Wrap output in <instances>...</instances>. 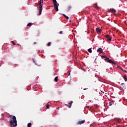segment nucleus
Listing matches in <instances>:
<instances>
[{"label": "nucleus", "instance_id": "1", "mask_svg": "<svg viewBox=\"0 0 127 127\" xmlns=\"http://www.w3.org/2000/svg\"><path fill=\"white\" fill-rule=\"evenodd\" d=\"M9 124L11 127H17V121H16V117L15 116H13L10 118Z\"/></svg>", "mask_w": 127, "mask_h": 127}, {"label": "nucleus", "instance_id": "2", "mask_svg": "<svg viewBox=\"0 0 127 127\" xmlns=\"http://www.w3.org/2000/svg\"><path fill=\"white\" fill-rule=\"evenodd\" d=\"M38 5H39V15H41V13H42V6H43V0H40L39 1V3L38 4Z\"/></svg>", "mask_w": 127, "mask_h": 127}, {"label": "nucleus", "instance_id": "3", "mask_svg": "<svg viewBox=\"0 0 127 127\" xmlns=\"http://www.w3.org/2000/svg\"><path fill=\"white\" fill-rule=\"evenodd\" d=\"M53 2L54 3L55 10H56V11H58V10H59V9H58V6H59V3L57 2V1H56V0H53Z\"/></svg>", "mask_w": 127, "mask_h": 127}, {"label": "nucleus", "instance_id": "4", "mask_svg": "<svg viewBox=\"0 0 127 127\" xmlns=\"http://www.w3.org/2000/svg\"><path fill=\"white\" fill-rule=\"evenodd\" d=\"M85 120H83L82 121H79L78 122H77L76 125H82L83 124H85Z\"/></svg>", "mask_w": 127, "mask_h": 127}, {"label": "nucleus", "instance_id": "5", "mask_svg": "<svg viewBox=\"0 0 127 127\" xmlns=\"http://www.w3.org/2000/svg\"><path fill=\"white\" fill-rule=\"evenodd\" d=\"M105 37L107 38L108 41H111L112 40V38L109 35H106Z\"/></svg>", "mask_w": 127, "mask_h": 127}, {"label": "nucleus", "instance_id": "6", "mask_svg": "<svg viewBox=\"0 0 127 127\" xmlns=\"http://www.w3.org/2000/svg\"><path fill=\"white\" fill-rule=\"evenodd\" d=\"M107 62L110 63V64H114L115 65H116V63H115L114 62H113L112 60H109V58L108 60H107Z\"/></svg>", "mask_w": 127, "mask_h": 127}, {"label": "nucleus", "instance_id": "7", "mask_svg": "<svg viewBox=\"0 0 127 127\" xmlns=\"http://www.w3.org/2000/svg\"><path fill=\"white\" fill-rule=\"evenodd\" d=\"M96 31L98 34H100L101 32V30L99 27L96 28Z\"/></svg>", "mask_w": 127, "mask_h": 127}, {"label": "nucleus", "instance_id": "8", "mask_svg": "<svg viewBox=\"0 0 127 127\" xmlns=\"http://www.w3.org/2000/svg\"><path fill=\"white\" fill-rule=\"evenodd\" d=\"M100 97H101V96L98 97L97 98V99H96V102H97V103H100V102H101V99Z\"/></svg>", "mask_w": 127, "mask_h": 127}, {"label": "nucleus", "instance_id": "9", "mask_svg": "<svg viewBox=\"0 0 127 127\" xmlns=\"http://www.w3.org/2000/svg\"><path fill=\"white\" fill-rule=\"evenodd\" d=\"M97 51L98 52H100L99 54H101V53H103V50H102V48H99V49L97 50Z\"/></svg>", "mask_w": 127, "mask_h": 127}, {"label": "nucleus", "instance_id": "10", "mask_svg": "<svg viewBox=\"0 0 127 127\" xmlns=\"http://www.w3.org/2000/svg\"><path fill=\"white\" fill-rule=\"evenodd\" d=\"M123 78L124 79V80H125V81L126 82L127 81V75H124Z\"/></svg>", "mask_w": 127, "mask_h": 127}, {"label": "nucleus", "instance_id": "11", "mask_svg": "<svg viewBox=\"0 0 127 127\" xmlns=\"http://www.w3.org/2000/svg\"><path fill=\"white\" fill-rule=\"evenodd\" d=\"M121 87H122V88H124L126 87L125 83H121Z\"/></svg>", "mask_w": 127, "mask_h": 127}, {"label": "nucleus", "instance_id": "12", "mask_svg": "<svg viewBox=\"0 0 127 127\" xmlns=\"http://www.w3.org/2000/svg\"><path fill=\"white\" fill-rule=\"evenodd\" d=\"M110 11L111 12H116V10L114 9H110Z\"/></svg>", "mask_w": 127, "mask_h": 127}, {"label": "nucleus", "instance_id": "13", "mask_svg": "<svg viewBox=\"0 0 127 127\" xmlns=\"http://www.w3.org/2000/svg\"><path fill=\"white\" fill-rule=\"evenodd\" d=\"M63 15L64 16V17H65V18H66V19H69V17H68V16H66V15L65 14H63Z\"/></svg>", "mask_w": 127, "mask_h": 127}, {"label": "nucleus", "instance_id": "14", "mask_svg": "<svg viewBox=\"0 0 127 127\" xmlns=\"http://www.w3.org/2000/svg\"><path fill=\"white\" fill-rule=\"evenodd\" d=\"M72 104H73V101L70 102L68 108H71L72 107Z\"/></svg>", "mask_w": 127, "mask_h": 127}, {"label": "nucleus", "instance_id": "15", "mask_svg": "<svg viewBox=\"0 0 127 127\" xmlns=\"http://www.w3.org/2000/svg\"><path fill=\"white\" fill-rule=\"evenodd\" d=\"M102 58H105V60H107L108 59V58L106 56H102Z\"/></svg>", "mask_w": 127, "mask_h": 127}, {"label": "nucleus", "instance_id": "16", "mask_svg": "<svg viewBox=\"0 0 127 127\" xmlns=\"http://www.w3.org/2000/svg\"><path fill=\"white\" fill-rule=\"evenodd\" d=\"M55 81L56 82H58V76H57L55 78Z\"/></svg>", "mask_w": 127, "mask_h": 127}, {"label": "nucleus", "instance_id": "17", "mask_svg": "<svg viewBox=\"0 0 127 127\" xmlns=\"http://www.w3.org/2000/svg\"><path fill=\"white\" fill-rule=\"evenodd\" d=\"M31 25H32V23H29L27 25V26H31Z\"/></svg>", "mask_w": 127, "mask_h": 127}, {"label": "nucleus", "instance_id": "18", "mask_svg": "<svg viewBox=\"0 0 127 127\" xmlns=\"http://www.w3.org/2000/svg\"><path fill=\"white\" fill-rule=\"evenodd\" d=\"M31 126H32V124H31V123H29L27 124V127H31Z\"/></svg>", "mask_w": 127, "mask_h": 127}, {"label": "nucleus", "instance_id": "19", "mask_svg": "<svg viewBox=\"0 0 127 127\" xmlns=\"http://www.w3.org/2000/svg\"><path fill=\"white\" fill-rule=\"evenodd\" d=\"M88 52H89V53H92V49L91 48H89L88 49Z\"/></svg>", "mask_w": 127, "mask_h": 127}, {"label": "nucleus", "instance_id": "20", "mask_svg": "<svg viewBox=\"0 0 127 127\" xmlns=\"http://www.w3.org/2000/svg\"><path fill=\"white\" fill-rule=\"evenodd\" d=\"M51 45V42H49L48 43V46H50Z\"/></svg>", "mask_w": 127, "mask_h": 127}, {"label": "nucleus", "instance_id": "21", "mask_svg": "<svg viewBox=\"0 0 127 127\" xmlns=\"http://www.w3.org/2000/svg\"><path fill=\"white\" fill-rule=\"evenodd\" d=\"M11 42L13 44V45H16L15 43H14V41H13Z\"/></svg>", "mask_w": 127, "mask_h": 127}, {"label": "nucleus", "instance_id": "22", "mask_svg": "<svg viewBox=\"0 0 127 127\" xmlns=\"http://www.w3.org/2000/svg\"><path fill=\"white\" fill-rule=\"evenodd\" d=\"M117 67L120 69H122V68L120 66H118Z\"/></svg>", "mask_w": 127, "mask_h": 127}, {"label": "nucleus", "instance_id": "23", "mask_svg": "<svg viewBox=\"0 0 127 127\" xmlns=\"http://www.w3.org/2000/svg\"><path fill=\"white\" fill-rule=\"evenodd\" d=\"M46 108L47 109H49V105H47Z\"/></svg>", "mask_w": 127, "mask_h": 127}, {"label": "nucleus", "instance_id": "24", "mask_svg": "<svg viewBox=\"0 0 127 127\" xmlns=\"http://www.w3.org/2000/svg\"><path fill=\"white\" fill-rule=\"evenodd\" d=\"M62 33H63V32L62 31H61L60 32V34H62Z\"/></svg>", "mask_w": 127, "mask_h": 127}, {"label": "nucleus", "instance_id": "25", "mask_svg": "<svg viewBox=\"0 0 127 127\" xmlns=\"http://www.w3.org/2000/svg\"><path fill=\"white\" fill-rule=\"evenodd\" d=\"M65 106H66V107H67L69 108V105H68V104H65Z\"/></svg>", "mask_w": 127, "mask_h": 127}, {"label": "nucleus", "instance_id": "26", "mask_svg": "<svg viewBox=\"0 0 127 127\" xmlns=\"http://www.w3.org/2000/svg\"><path fill=\"white\" fill-rule=\"evenodd\" d=\"M112 103H111V102H110V103H109V106H112Z\"/></svg>", "mask_w": 127, "mask_h": 127}, {"label": "nucleus", "instance_id": "27", "mask_svg": "<svg viewBox=\"0 0 127 127\" xmlns=\"http://www.w3.org/2000/svg\"><path fill=\"white\" fill-rule=\"evenodd\" d=\"M70 8H71V6H68V10H70Z\"/></svg>", "mask_w": 127, "mask_h": 127}, {"label": "nucleus", "instance_id": "28", "mask_svg": "<svg viewBox=\"0 0 127 127\" xmlns=\"http://www.w3.org/2000/svg\"><path fill=\"white\" fill-rule=\"evenodd\" d=\"M96 109H98V105H96Z\"/></svg>", "mask_w": 127, "mask_h": 127}, {"label": "nucleus", "instance_id": "29", "mask_svg": "<svg viewBox=\"0 0 127 127\" xmlns=\"http://www.w3.org/2000/svg\"><path fill=\"white\" fill-rule=\"evenodd\" d=\"M123 71H125L126 73H127V70H123Z\"/></svg>", "mask_w": 127, "mask_h": 127}, {"label": "nucleus", "instance_id": "30", "mask_svg": "<svg viewBox=\"0 0 127 127\" xmlns=\"http://www.w3.org/2000/svg\"><path fill=\"white\" fill-rule=\"evenodd\" d=\"M88 88H84L83 90H87Z\"/></svg>", "mask_w": 127, "mask_h": 127}, {"label": "nucleus", "instance_id": "31", "mask_svg": "<svg viewBox=\"0 0 127 127\" xmlns=\"http://www.w3.org/2000/svg\"><path fill=\"white\" fill-rule=\"evenodd\" d=\"M34 44H36V42H34Z\"/></svg>", "mask_w": 127, "mask_h": 127}, {"label": "nucleus", "instance_id": "32", "mask_svg": "<svg viewBox=\"0 0 127 127\" xmlns=\"http://www.w3.org/2000/svg\"><path fill=\"white\" fill-rule=\"evenodd\" d=\"M121 70H122V71H124V69H123V68H122V69H121Z\"/></svg>", "mask_w": 127, "mask_h": 127}, {"label": "nucleus", "instance_id": "33", "mask_svg": "<svg viewBox=\"0 0 127 127\" xmlns=\"http://www.w3.org/2000/svg\"><path fill=\"white\" fill-rule=\"evenodd\" d=\"M33 62H34V63H35V62L34 61H33Z\"/></svg>", "mask_w": 127, "mask_h": 127}, {"label": "nucleus", "instance_id": "34", "mask_svg": "<svg viewBox=\"0 0 127 127\" xmlns=\"http://www.w3.org/2000/svg\"><path fill=\"white\" fill-rule=\"evenodd\" d=\"M98 6H97V4L96 5V7H97Z\"/></svg>", "mask_w": 127, "mask_h": 127}, {"label": "nucleus", "instance_id": "35", "mask_svg": "<svg viewBox=\"0 0 127 127\" xmlns=\"http://www.w3.org/2000/svg\"><path fill=\"white\" fill-rule=\"evenodd\" d=\"M102 92H103V93H104V92H103V91H101Z\"/></svg>", "mask_w": 127, "mask_h": 127}, {"label": "nucleus", "instance_id": "36", "mask_svg": "<svg viewBox=\"0 0 127 127\" xmlns=\"http://www.w3.org/2000/svg\"><path fill=\"white\" fill-rule=\"evenodd\" d=\"M95 61H96V59H95V60H94V62H95Z\"/></svg>", "mask_w": 127, "mask_h": 127}]
</instances>
